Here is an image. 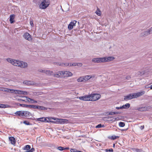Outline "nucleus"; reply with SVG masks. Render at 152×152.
<instances>
[{
    "label": "nucleus",
    "mask_w": 152,
    "mask_h": 152,
    "mask_svg": "<svg viewBox=\"0 0 152 152\" xmlns=\"http://www.w3.org/2000/svg\"><path fill=\"white\" fill-rule=\"evenodd\" d=\"M14 114L16 115L19 116L21 117H23V111H17Z\"/></svg>",
    "instance_id": "obj_17"
},
{
    "label": "nucleus",
    "mask_w": 152,
    "mask_h": 152,
    "mask_svg": "<svg viewBox=\"0 0 152 152\" xmlns=\"http://www.w3.org/2000/svg\"><path fill=\"white\" fill-rule=\"evenodd\" d=\"M23 123L26 125H30V123L26 121H23Z\"/></svg>",
    "instance_id": "obj_42"
},
{
    "label": "nucleus",
    "mask_w": 152,
    "mask_h": 152,
    "mask_svg": "<svg viewBox=\"0 0 152 152\" xmlns=\"http://www.w3.org/2000/svg\"><path fill=\"white\" fill-rule=\"evenodd\" d=\"M10 106L8 104H4V108L9 107Z\"/></svg>",
    "instance_id": "obj_54"
},
{
    "label": "nucleus",
    "mask_w": 152,
    "mask_h": 152,
    "mask_svg": "<svg viewBox=\"0 0 152 152\" xmlns=\"http://www.w3.org/2000/svg\"><path fill=\"white\" fill-rule=\"evenodd\" d=\"M7 61L15 66H18L23 68H25L28 67L27 63L18 60H15L10 58L7 59Z\"/></svg>",
    "instance_id": "obj_1"
},
{
    "label": "nucleus",
    "mask_w": 152,
    "mask_h": 152,
    "mask_svg": "<svg viewBox=\"0 0 152 152\" xmlns=\"http://www.w3.org/2000/svg\"><path fill=\"white\" fill-rule=\"evenodd\" d=\"M24 91H22L14 90L13 93L19 94H24Z\"/></svg>",
    "instance_id": "obj_23"
},
{
    "label": "nucleus",
    "mask_w": 152,
    "mask_h": 152,
    "mask_svg": "<svg viewBox=\"0 0 152 152\" xmlns=\"http://www.w3.org/2000/svg\"><path fill=\"white\" fill-rule=\"evenodd\" d=\"M137 110L140 111H144L147 110L148 108L147 107H142L137 108Z\"/></svg>",
    "instance_id": "obj_16"
},
{
    "label": "nucleus",
    "mask_w": 152,
    "mask_h": 152,
    "mask_svg": "<svg viewBox=\"0 0 152 152\" xmlns=\"http://www.w3.org/2000/svg\"><path fill=\"white\" fill-rule=\"evenodd\" d=\"M15 17V15L14 14L11 15L10 16V21L11 23H12L14 22L13 20Z\"/></svg>",
    "instance_id": "obj_21"
},
{
    "label": "nucleus",
    "mask_w": 152,
    "mask_h": 152,
    "mask_svg": "<svg viewBox=\"0 0 152 152\" xmlns=\"http://www.w3.org/2000/svg\"><path fill=\"white\" fill-rule=\"evenodd\" d=\"M77 150L75 149L72 148L71 149V152H77Z\"/></svg>",
    "instance_id": "obj_43"
},
{
    "label": "nucleus",
    "mask_w": 152,
    "mask_h": 152,
    "mask_svg": "<svg viewBox=\"0 0 152 152\" xmlns=\"http://www.w3.org/2000/svg\"><path fill=\"white\" fill-rule=\"evenodd\" d=\"M61 120L62 121H63L64 122H67L68 121L67 120H66V119H61Z\"/></svg>",
    "instance_id": "obj_58"
},
{
    "label": "nucleus",
    "mask_w": 152,
    "mask_h": 152,
    "mask_svg": "<svg viewBox=\"0 0 152 152\" xmlns=\"http://www.w3.org/2000/svg\"><path fill=\"white\" fill-rule=\"evenodd\" d=\"M145 72V71H143L142 72H139V75H142L144 74L145 72Z\"/></svg>",
    "instance_id": "obj_45"
},
{
    "label": "nucleus",
    "mask_w": 152,
    "mask_h": 152,
    "mask_svg": "<svg viewBox=\"0 0 152 152\" xmlns=\"http://www.w3.org/2000/svg\"><path fill=\"white\" fill-rule=\"evenodd\" d=\"M26 100H27L28 102H30L31 103H34L37 102L36 101L29 98L26 97Z\"/></svg>",
    "instance_id": "obj_20"
},
{
    "label": "nucleus",
    "mask_w": 152,
    "mask_h": 152,
    "mask_svg": "<svg viewBox=\"0 0 152 152\" xmlns=\"http://www.w3.org/2000/svg\"><path fill=\"white\" fill-rule=\"evenodd\" d=\"M69 148L68 147H67L65 148H64V150H68Z\"/></svg>",
    "instance_id": "obj_61"
},
{
    "label": "nucleus",
    "mask_w": 152,
    "mask_h": 152,
    "mask_svg": "<svg viewBox=\"0 0 152 152\" xmlns=\"http://www.w3.org/2000/svg\"><path fill=\"white\" fill-rule=\"evenodd\" d=\"M95 13L98 16H100L101 15V12L98 8L97 9Z\"/></svg>",
    "instance_id": "obj_32"
},
{
    "label": "nucleus",
    "mask_w": 152,
    "mask_h": 152,
    "mask_svg": "<svg viewBox=\"0 0 152 152\" xmlns=\"http://www.w3.org/2000/svg\"><path fill=\"white\" fill-rule=\"evenodd\" d=\"M110 118L109 117H108L107 118ZM110 119L109 121H113V117H110Z\"/></svg>",
    "instance_id": "obj_57"
},
{
    "label": "nucleus",
    "mask_w": 152,
    "mask_h": 152,
    "mask_svg": "<svg viewBox=\"0 0 152 152\" xmlns=\"http://www.w3.org/2000/svg\"><path fill=\"white\" fill-rule=\"evenodd\" d=\"M6 91L8 93H13L14 90L13 89H10L8 88H6Z\"/></svg>",
    "instance_id": "obj_30"
},
{
    "label": "nucleus",
    "mask_w": 152,
    "mask_h": 152,
    "mask_svg": "<svg viewBox=\"0 0 152 152\" xmlns=\"http://www.w3.org/2000/svg\"><path fill=\"white\" fill-rule=\"evenodd\" d=\"M50 4V2L48 0H43L39 5V8L41 9H45Z\"/></svg>",
    "instance_id": "obj_2"
},
{
    "label": "nucleus",
    "mask_w": 152,
    "mask_h": 152,
    "mask_svg": "<svg viewBox=\"0 0 152 152\" xmlns=\"http://www.w3.org/2000/svg\"><path fill=\"white\" fill-rule=\"evenodd\" d=\"M131 149L134 152H136V151H137V148H131Z\"/></svg>",
    "instance_id": "obj_51"
},
{
    "label": "nucleus",
    "mask_w": 152,
    "mask_h": 152,
    "mask_svg": "<svg viewBox=\"0 0 152 152\" xmlns=\"http://www.w3.org/2000/svg\"><path fill=\"white\" fill-rule=\"evenodd\" d=\"M31 105L25 104L24 105V107L31 108Z\"/></svg>",
    "instance_id": "obj_38"
},
{
    "label": "nucleus",
    "mask_w": 152,
    "mask_h": 152,
    "mask_svg": "<svg viewBox=\"0 0 152 152\" xmlns=\"http://www.w3.org/2000/svg\"><path fill=\"white\" fill-rule=\"evenodd\" d=\"M91 101H96L101 97V95L99 94L92 93L90 94Z\"/></svg>",
    "instance_id": "obj_4"
},
{
    "label": "nucleus",
    "mask_w": 152,
    "mask_h": 152,
    "mask_svg": "<svg viewBox=\"0 0 152 152\" xmlns=\"http://www.w3.org/2000/svg\"><path fill=\"white\" fill-rule=\"evenodd\" d=\"M119 138V137L118 136H116L115 135L112 136L110 137V139L112 140H115V139Z\"/></svg>",
    "instance_id": "obj_35"
},
{
    "label": "nucleus",
    "mask_w": 152,
    "mask_h": 152,
    "mask_svg": "<svg viewBox=\"0 0 152 152\" xmlns=\"http://www.w3.org/2000/svg\"><path fill=\"white\" fill-rule=\"evenodd\" d=\"M57 149L61 151H63L64 150V147L61 146H59L57 148Z\"/></svg>",
    "instance_id": "obj_39"
},
{
    "label": "nucleus",
    "mask_w": 152,
    "mask_h": 152,
    "mask_svg": "<svg viewBox=\"0 0 152 152\" xmlns=\"http://www.w3.org/2000/svg\"><path fill=\"white\" fill-rule=\"evenodd\" d=\"M131 149L134 152H136V151H137V148H131Z\"/></svg>",
    "instance_id": "obj_52"
},
{
    "label": "nucleus",
    "mask_w": 152,
    "mask_h": 152,
    "mask_svg": "<svg viewBox=\"0 0 152 152\" xmlns=\"http://www.w3.org/2000/svg\"><path fill=\"white\" fill-rule=\"evenodd\" d=\"M95 75H90V77H91V78H94L95 77Z\"/></svg>",
    "instance_id": "obj_59"
},
{
    "label": "nucleus",
    "mask_w": 152,
    "mask_h": 152,
    "mask_svg": "<svg viewBox=\"0 0 152 152\" xmlns=\"http://www.w3.org/2000/svg\"><path fill=\"white\" fill-rule=\"evenodd\" d=\"M133 99L132 94H130L124 96V99Z\"/></svg>",
    "instance_id": "obj_25"
},
{
    "label": "nucleus",
    "mask_w": 152,
    "mask_h": 152,
    "mask_svg": "<svg viewBox=\"0 0 152 152\" xmlns=\"http://www.w3.org/2000/svg\"><path fill=\"white\" fill-rule=\"evenodd\" d=\"M104 60L103 57H101L94 58L92 59V61L94 63H104Z\"/></svg>",
    "instance_id": "obj_11"
},
{
    "label": "nucleus",
    "mask_w": 152,
    "mask_h": 152,
    "mask_svg": "<svg viewBox=\"0 0 152 152\" xmlns=\"http://www.w3.org/2000/svg\"><path fill=\"white\" fill-rule=\"evenodd\" d=\"M106 152H113V150L112 148L106 149L104 150Z\"/></svg>",
    "instance_id": "obj_37"
},
{
    "label": "nucleus",
    "mask_w": 152,
    "mask_h": 152,
    "mask_svg": "<svg viewBox=\"0 0 152 152\" xmlns=\"http://www.w3.org/2000/svg\"><path fill=\"white\" fill-rule=\"evenodd\" d=\"M136 152H142V150L141 149L137 148Z\"/></svg>",
    "instance_id": "obj_48"
},
{
    "label": "nucleus",
    "mask_w": 152,
    "mask_h": 152,
    "mask_svg": "<svg viewBox=\"0 0 152 152\" xmlns=\"http://www.w3.org/2000/svg\"><path fill=\"white\" fill-rule=\"evenodd\" d=\"M23 117H29L31 115V114L29 112L27 111H23Z\"/></svg>",
    "instance_id": "obj_14"
},
{
    "label": "nucleus",
    "mask_w": 152,
    "mask_h": 152,
    "mask_svg": "<svg viewBox=\"0 0 152 152\" xmlns=\"http://www.w3.org/2000/svg\"><path fill=\"white\" fill-rule=\"evenodd\" d=\"M38 71L40 72L45 73L48 75H54L53 72L51 71L50 70H48L46 69L42 70V69H40L38 70Z\"/></svg>",
    "instance_id": "obj_6"
},
{
    "label": "nucleus",
    "mask_w": 152,
    "mask_h": 152,
    "mask_svg": "<svg viewBox=\"0 0 152 152\" xmlns=\"http://www.w3.org/2000/svg\"><path fill=\"white\" fill-rule=\"evenodd\" d=\"M31 148V146L29 145H27L26 146L24 147L23 148V150H26L27 152H28V151H29V150Z\"/></svg>",
    "instance_id": "obj_26"
},
{
    "label": "nucleus",
    "mask_w": 152,
    "mask_h": 152,
    "mask_svg": "<svg viewBox=\"0 0 152 152\" xmlns=\"http://www.w3.org/2000/svg\"><path fill=\"white\" fill-rule=\"evenodd\" d=\"M151 28V30L152 31V27L151 28Z\"/></svg>",
    "instance_id": "obj_64"
},
{
    "label": "nucleus",
    "mask_w": 152,
    "mask_h": 152,
    "mask_svg": "<svg viewBox=\"0 0 152 152\" xmlns=\"http://www.w3.org/2000/svg\"><path fill=\"white\" fill-rule=\"evenodd\" d=\"M9 140L10 141V142L12 145H14L15 143V138L12 137H9Z\"/></svg>",
    "instance_id": "obj_18"
},
{
    "label": "nucleus",
    "mask_w": 152,
    "mask_h": 152,
    "mask_svg": "<svg viewBox=\"0 0 152 152\" xmlns=\"http://www.w3.org/2000/svg\"><path fill=\"white\" fill-rule=\"evenodd\" d=\"M30 23L31 27H33L34 26V23L32 20H30Z\"/></svg>",
    "instance_id": "obj_44"
},
{
    "label": "nucleus",
    "mask_w": 152,
    "mask_h": 152,
    "mask_svg": "<svg viewBox=\"0 0 152 152\" xmlns=\"http://www.w3.org/2000/svg\"><path fill=\"white\" fill-rule=\"evenodd\" d=\"M130 104L129 103H126L125 105H124L122 106L123 109H127L129 107Z\"/></svg>",
    "instance_id": "obj_27"
},
{
    "label": "nucleus",
    "mask_w": 152,
    "mask_h": 152,
    "mask_svg": "<svg viewBox=\"0 0 152 152\" xmlns=\"http://www.w3.org/2000/svg\"><path fill=\"white\" fill-rule=\"evenodd\" d=\"M64 71H59L54 74V76L57 77H64Z\"/></svg>",
    "instance_id": "obj_8"
},
{
    "label": "nucleus",
    "mask_w": 152,
    "mask_h": 152,
    "mask_svg": "<svg viewBox=\"0 0 152 152\" xmlns=\"http://www.w3.org/2000/svg\"><path fill=\"white\" fill-rule=\"evenodd\" d=\"M70 64H71V66H77V63H70Z\"/></svg>",
    "instance_id": "obj_47"
},
{
    "label": "nucleus",
    "mask_w": 152,
    "mask_h": 152,
    "mask_svg": "<svg viewBox=\"0 0 152 152\" xmlns=\"http://www.w3.org/2000/svg\"><path fill=\"white\" fill-rule=\"evenodd\" d=\"M119 126L121 127H123L125 126V123L124 122H120L119 123Z\"/></svg>",
    "instance_id": "obj_36"
},
{
    "label": "nucleus",
    "mask_w": 152,
    "mask_h": 152,
    "mask_svg": "<svg viewBox=\"0 0 152 152\" xmlns=\"http://www.w3.org/2000/svg\"><path fill=\"white\" fill-rule=\"evenodd\" d=\"M23 83L28 85H32L34 84V83L33 82H31L28 81H24L23 82Z\"/></svg>",
    "instance_id": "obj_22"
},
{
    "label": "nucleus",
    "mask_w": 152,
    "mask_h": 152,
    "mask_svg": "<svg viewBox=\"0 0 152 152\" xmlns=\"http://www.w3.org/2000/svg\"><path fill=\"white\" fill-rule=\"evenodd\" d=\"M24 104H25L18 103L17 104V105L18 106H21V107H24Z\"/></svg>",
    "instance_id": "obj_50"
},
{
    "label": "nucleus",
    "mask_w": 152,
    "mask_h": 152,
    "mask_svg": "<svg viewBox=\"0 0 152 152\" xmlns=\"http://www.w3.org/2000/svg\"><path fill=\"white\" fill-rule=\"evenodd\" d=\"M38 105H31V108L34 109H37Z\"/></svg>",
    "instance_id": "obj_40"
},
{
    "label": "nucleus",
    "mask_w": 152,
    "mask_h": 152,
    "mask_svg": "<svg viewBox=\"0 0 152 152\" xmlns=\"http://www.w3.org/2000/svg\"><path fill=\"white\" fill-rule=\"evenodd\" d=\"M6 88H1L0 89V90L3 91H6Z\"/></svg>",
    "instance_id": "obj_49"
},
{
    "label": "nucleus",
    "mask_w": 152,
    "mask_h": 152,
    "mask_svg": "<svg viewBox=\"0 0 152 152\" xmlns=\"http://www.w3.org/2000/svg\"><path fill=\"white\" fill-rule=\"evenodd\" d=\"M13 9L15 12H17L19 10L18 7L17 6H14L13 7Z\"/></svg>",
    "instance_id": "obj_31"
},
{
    "label": "nucleus",
    "mask_w": 152,
    "mask_h": 152,
    "mask_svg": "<svg viewBox=\"0 0 152 152\" xmlns=\"http://www.w3.org/2000/svg\"><path fill=\"white\" fill-rule=\"evenodd\" d=\"M35 151L34 148H32L31 149H30L29 151H28V152H33Z\"/></svg>",
    "instance_id": "obj_46"
},
{
    "label": "nucleus",
    "mask_w": 152,
    "mask_h": 152,
    "mask_svg": "<svg viewBox=\"0 0 152 152\" xmlns=\"http://www.w3.org/2000/svg\"><path fill=\"white\" fill-rule=\"evenodd\" d=\"M129 78H130V77H126V78L127 79Z\"/></svg>",
    "instance_id": "obj_63"
},
{
    "label": "nucleus",
    "mask_w": 152,
    "mask_h": 152,
    "mask_svg": "<svg viewBox=\"0 0 152 152\" xmlns=\"http://www.w3.org/2000/svg\"><path fill=\"white\" fill-rule=\"evenodd\" d=\"M76 23L77 21L75 20L70 22L68 26V29L69 30H72L73 28V26L76 25Z\"/></svg>",
    "instance_id": "obj_12"
},
{
    "label": "nucleus",
    "mask_w": 152,
    "mask_h": 152,
    "mask_svg": "<svg viewBox=\"0 0 152 152\" xmlns=\"http://www.w3.org/2000/svg\"><path fill=\"white\" fill-rule=\"evenodd\" d=\"M55 118H45L42 117L39 118H36L35 120L41 122H51L52 119L56 120Z\"/></svg>",
    "instance_id": "obj_3"
},
{
    "label": "nucleus",
    "mask_w": 152,
    "mask_h": 152,
    "mask_svg": "<svg viewBox=\"0 0 152 152\" xmlns=\"http://www.w3.org/2000/svg\"><path fill=\"white\" fill-rule=\"evenodd\" d=\"M77 81L79 82L86 81L84 76L80 77L77 79Z\"/></svg>",
    "instance_id": "obj_19"
},
{
    "label": "nucleus",
    "mask_w": 152,
    "mask_h": 152,
    "mask_svg": "<svg viewBox=\"0 0 152 152\" xmlns=\"http://www.w3.org/2000/svg\"><path fill=\"white\" fill-rule=\"evenodd\" d=\"M23 37L25 39L28 41H31L32 39L31 36L28 32L25 33L23 35Z\"/></svg>",
    "instance_id": "obj_9"
},
{
    "label": "nucleus",
    "mask_w": 152,
    "mask_h": 152,
    "mask_svg": "<svg viewBox=\"0 0 152 152\" xmlns=\"http://www.w3.org/2000/svg\"><path fill=\"white\" fill-rule=\"evenodd\" d=\"M59 65L63 66H71V64L70 63H59Z\"/></svg>",
    "instance_id": "obj_24"
},
{
    "label": "nucleus",
    "mask_w": 152,
    "mask_h": 152,
    "mask_svg": "<svg viewBox=\"0 0 152 152\" xmlns=\"http://www.w3.org/2000/svg\"><path fill=\"white\" fill-rule=\"evenodd\" d=\"M37 109L39 110H47V108L43 106L38 105Z\"/></svg>",
    "instance_id": "obj_28"
},
{
    "label": "nucleus",
    "mask_w": 152,
    "mask_h": 152,
    "mask_svg": "<svg viewBox=\"0 0 152 152\" xmlns=\"http://www.w3.org/2000/svg\"><path fill=\"white\" fill-rule=\"evenodd\" d=\"M104 126V125L102 126L101 124H99L98 125L96 126V128H100L101 127H103Z\"/></svg>",
    "instance_id": "obj_41"
},
{
    "label": "nucleus",
    "mask_w": 152,
    "mask_h": 152,
    "mask_svg": "<svg viewBox=\"0 0 152 152\" xmlns=\"http://www.w3.org/2000/svg\"><path fill=\"white\" fill-rule=\"evenodd\" d=\"M84 77H85V80L86 81L91 78V77H90V75H87L84 76Z\"/></svg>",
    "instance_id": "obj_33"
},
{
    "label": "nucleus",
    "mask_w": 152,
    "mask_h": 152,
    "mask_svg": "<svg viewBox=\"0 0 152 152\" xmlns=\"http://www.w3.org/2000/svg\"><path fill=\"white\" fill-rule=\"evenodd\" d=\"M144 126H140V128L141 129H142L144 128Z\"/></svg>",
    "instance_id": "obj_60"
},
{
    "label": "nucleus",
    "mask_w": 152,
    "mask_h": 152,
    "mask_svg": "<svg viewBox=\"0 0 152 152\" xmlns=\"http://www.w3.org/2000/svg\"><path fill=\"white\" fill-rule=\"evenodd\" d=\"M77 66H82L83 64L81 63H77Z\"/></svg>",
    "instance_id": "obj_53"
},
{
    "label": "nucleus",
    "mask_w": 152,
    "mask_h": 152,
    "mask_svg": "<svg viewBox=\"0 0 152 152\" xmlns=\"http://www.w3.org/2000/svg\"><path fill=\"white\" fill-rule=\"evenodd\" d=\"M115 59V58L113 56H109L108 57H103L104 59L103 62H109L113 61Z\"/></svg>",
    "instance_id": "obj_13"
},
{
    "label": "nucleus",
    "mask_w": 152,
    "mask_h": 152,
    "mask_svg": "<svg viewBox=\"0 0 152 152\" xmlns=\"http://www.w3.org/2000/svg\"><path fill=\"white\" fill-rule=\"evenodd\" d=\"M152 33V31L151 28L148 29L147 31H142L140 34V36L142 37L147 36Z\"/></svg>",
    "instance_id": "obj_5"
},
{
    "label": "nucleus",
    "mask_w": 152,
    "mask_h": 152,
    "mask_svg": "<svg viewBox=\"0 0 152 152\" xmlns=\"http://www.w3.org/2000/svg\"><path fill=\"white\" fill-rule=\"evenodd\" d=\"M64 77L71 76L72 75V73L69 71H64Z\"/></svg>",
    "instance_id": "obj_15"
},
{
    "label": "nucleus",
    "mask_w": 152,
    "mask_h": 152,
    "mask_svg": "<svg viewBox=\"0 0 152 152\" xmlns=\"http://www.w3.org/2000/svg\"><path fill=\"white\" fill-rule=\"evenodd\" d=\"M145 93V92L143 91L137 92L135 93H133L132 94L133 98H136L144 94Z\"/></svg>",
    "instance_id": "obj_10"
},
{
    "label": "nucleus",
    "mask_w": 152,
    "mask_h": 152,
    "mask_svg": "<svg viewBox=\"0 0 152 152\" xmlns=\"http://www.w3.org/2000/svg\"><path fill=\"white\" fill-rule=\"evenodd\" d=\"M120 114V112H109V115H117Z\"/></svg>",
    "instance_id": "obj_29"
},
{
    "label": "nucleus",
    "mask_w": 152,
    "mask_h": 152,
    "mask_svg": "<svg viewBox=\"0 0 152 152\" xmlns=\"http://www.w3.org/2000/svg\"><path fill=\"white\" fill-rule=\"evenodd\" d=\"M33 2L34 3L37 4H40V3L41 2V0H34Z\"/></svg>",
    "instance_id": "obj_34"
},
{
    "label": "nucleus",
    "mask_w": 152,
    "mask_h": 152,
    "mask_svg": "<svg viewBox=\"0 0 152 152\" xmlns=\"http://www.w3.org/2000/svg\"><path fill=\"white\" fill-rule=\"evenodd\" d=\"M149 88H150L151 89H152V84L150 86Z\"/></svg>",
    "instance_id": "obj_62"
},
{
    "label": "nucleus",
    "mask_w": 152,
    "mask_h": 152,
    "mask_svg": "<svg viewBox=\"0 0 152 152\" xmlns=\"http://www.w3.org/2000/svg\"><path fill=\"white\" fill-rule=\"evenodd\" d=\"M0 108H4V104H0Z\"/></svg>",
    "instance_id": "obj_56"
},
{
    "label": "nucleus",
    "mask_w": 152,
    "mask_h": 152,
    "mask_svg": "<svg viewBox=\"0 0 152 152\" xmlns=\"http://www.w3.org/2000/svg\"><path fill=\"white\" fill-rule=\"evenodd\" d=\"M122 107V106H121V107H115V108L116 109H117V110H119V109H123V108Z\"/></svg>",
    "instance_id": "obj_55"
},
{
    "label": "nucleus",
    "mask_w": 152,
    "mask_h": 152,
    "mask_svg": "<svg viewBox=\"0 0 152 152\" xmlns=\"http://www.w3.org/2000/svg\"><path fill=\"white\" fill-rule=\"evenodd\" d=\"M78 98L81 100L84 101H91L90 94L80 96Z\"/></svg>",
    "instance_id": "obj_7"
}]
</instances>
